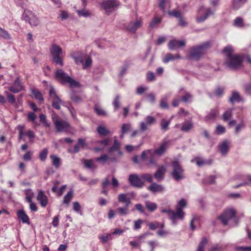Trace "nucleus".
Returning a JSON list of instances; mask_svg holds the SVG:
<instances>
[{
  "label": "nucleus",
  "mask_w": 251,
  "mask_h": 251,
  "mask_svg": "<svg viewBox=\"0 0 251 251\" xmlns=\"http://www.w3.org/2000/svg\"><path fill=\"white\" fill-rule=\"evenodd\" d=\"M128 181L130 185L134 187L142 188L144 185V182L136 174H131L129 176Z\"/></svg>",
  "instance_id": "9b49d317"
},
{
  "label": "nucleus",
  "mask_w": 251,
  "mask_h": 251,
  "mask_svg": "<svg viewBox=\"0 0 251 251\" xmlns=\"http://www.w3.org/2000/svg\"><path fill=\"white\" fill-rule=\"evenodd\" d=\"M73 198V192L70 190L63 198V203L68 205Z\"/></svg>",
  "instance_id": "c9c22d12"
},
{
  "label": "nucleus",
  "mask_w": 251,
  "mask_h": 251,
  "mask_svg": "<svg viewBox=\"0 0 251 251\" xmlns=\"http://www.w3.org/2000/svg\"><path fill=\"white\" fill-rule=\"evenodd\" d=\"M193 127V124L191 121L184 123L181 126V130L185 132H189Z\"/></svg>",
  "instance_id": "2f4dec72"
},
{
  "label": "nucleus",
  "mask_w": 251,
  "mask_h": 251,
  "mask_svg": "<svg viewBox=\"0 0 251 251\" xmlns=\"http://www.w3.org/2000/svg\"><path fill=\"white\" fill-rule=\"evenodd\" d=\"M25 194L26 196V200L28 202H31L32 197L33 196V193L31 189H28L25 190Z\"/></svg>",
  "instance_id": "09e8293b"
},
{
  "label": "nucleus",
  "mask_w": 251,
  "mask_h": 251,
  "mask_svg": "<svg viewBox=\"0 0 251 251\" xmlns=\"http://www.w3.org/2000/svg\"><path fill=\"white\" fill-rule=\"evenodd\" d=\"M100 241L102 243H105L109 240H112V234L111 233H104L101 234L99 237Z\"/></svg>",
  "instance_id": "a19ab883"
},
{
  "label": "nucleus",
  "mask_w": 251,
  "mask_h": 251,
  "mask_svg": "<svg viewBox=\"0 0 251 251\" xmlns=\"http://www.w3.org/2000/svg\"><path fill=\"white\" fill-rule=\"evenodd\" d=\"M49 96L52 101V107L55 109L59 110L62 101L56 94L54 88L51 86L50 88Z\"/></svg>",
  "instance_id": "9d476101"
},
{
  "label": "nucleus",
  "mask_w": 251,
  "mask_h": 251,
  "mask_svg": "<svg viewBox=\"0 0 251 251\" xmlns=\"http://www.w3.org/2000/svg\"><path fill=\"white\" fill-rule=\"evenodd\" d=\"M247 0H232V8L234 10H238L243 6Z\"/></svg>",
  "instance_id": "bb28decb"
},
{
  "label": "nucleus",
  "mask_w": 251,
  "mask_h": 251,
  "mask_svg": "<svg viewBox=\"0 0 251 251\" xmlns=\"http://www.w3.org/2000/svg\"><path fill=\"white\" fill-rule=\"evenodd\" d=\"M0 36L2 37L5 39H7L10 38V35L7 32V31H6V30L1 28L0 27Z\"/></svg>",
  "instance_id": "0e129e2a"
},
{
  "label": "nucleus",
  "mask_w": 251,
  "mask_h": 251,
  "mask_svg": "<svg viewBox=\"0 0 251 251\" xmlns=\"http://www.w3.org/2000/svg\"><path fill=\"white\" fill-rule=\"evenodd\" d=\"M219 114V110L217 107L212 109L207 113L204 117V120L207 123L214 122Z\"/></svg>",
  "instance_id": "ddd939ff"
},
{
  "label": "nucleus",
  "mask_w": 251,
  "mask_h": 251,
  "mask_svg": "<svg viewBox=\"0 0 251 251\" xmlns=\"http://www.w3.org/2000/svg\"><path fill=\"white\" fill-rule=\"evenodd\" d=\"M204 9V13L203 15L196 18V22L198 23H202L205 21L209 17L213 16L216 11V8L211 7L204 8L203 6H201L198 10V12Z\"/></svg>",
  "instance_id": "1a4fd4ad"
},
{
  "label": "nucleus",
  "mask_w": 251,
  "mask_h": 251,
  "mask_svg": "<svg viewBox=\"0 0 251 251\" xmlns=\"http://www.w3.org/2000/svg\"><path fill=\"white\" fill-rule=\"evenodd\" d=\"M171 166L173 169L172 176L176 181L184 178V170L177 160L172 161Z\"/></svg>",
  "instance_id": "20e7f679"
},
{
  "label": "nucleus",
  "mask_w": 251,
  "mask_h": 251,
  "mask_svg": "<svg viewBox=\"0 0 251 251\" xmlns=\"http://www.w3.org/2000/svg\"><path fill=\"white\" fill-rule=\"evenodd\" d=\"M143 25L142 18L136 19L135 21L131 22L126 26V29L128 31L134 33L136 30L140 28Z\"/></svg>",
  "instance_id": "f8f14e48"
},
{
  "label": "nucleus",
  "mask_w": 251,
  "mask_h": 251,
  "mask_svg": "<svg viewBox=\"0 0 251 251\" xmlns=\"http://www.w3.org/2000/svg\"><path fill=\"white\" fill-rule=\"evenodd\" d=\"M77 13L79 17H88L90 16V13L85 9L77 10Z\"/></svg>",
  "instance_id": "bf43d9fd"
},
{
  "label": "nucleus",
  "mask_w": 251,
  "mask_h": 251,
  "mask_svg": "<svg viewBox=\"0 0 251 251\" xmlns=\"http://www.w3.org/2000/svg\"><path fill=\"white\" fill-rule=\"evenodd\" d=\"M71 100L75 103H78L81 102L83 100V98L74 93H73L71 95Z\"/></svg>",
  "instance_id": "603ef678"
},
{
  "label": "nucleus",
  "mask_w": 251,
  "mask_h": 251,
  "mask_svg": "<svg viewBox=\"0 0 251 251\" xmlns=\"http://www.w3.org/2000/svg\"><path fill=\"white\" fill-rule=\"evenodd\" d=\"M22 8L24 9V12L22 15V19L27 22L35 13L28 9L25 8L23 6Z\"/></svg>",
  "instance_id": "a878e982"
},
{
  "label": "nucleus",
  "mask_w": 251,
  "mask_h": 251,
  "mask_svg": "<svg viewBox=\"0 0 251 251\" xmlns=\"http://www.w3.org/2000/svg\"><path fill=\"white\" fill-rule=\"evenodd\" d=\"M97 131L99 134L101 136H106L110 134V130L103 126H98L97 128Z\"/></svg>",
  "instance_id": "c85d7f7f"
},
{
  "label": "nucleus",
  "mask_w": 251,
  "mask_h": 251,
  "mask_svg": "<svg viewBox=\"0 0 251 251\" xmlns=\"http://www.w3.org/2000/svg\"><path fill=\"white\" fill-rule=\"evenodd\" d=\"M232 109L231 108L228 109L226 110L223 115V118L224 121H227L232 116Z\"/></svg>",
  "instance_id": "4d7b16f0"
},
{
  "label": "nucleus",
  "mask_w": 251,
  "mask_h": 251,
  "mask_svg": "<svg viewBox=\"0 0 251 251\" xmlns=\"http://www.w3.org/2000/svg\"><path fill=\"white\" fill-rule=\"evenodd\" d=\"M166 171V169L165 166H160L154 174L155 178L158 181H160L163 180L164 177V175Z\"/></svg>",
  "instance_id": "aec40b11"
},
{
  "label": "nucleus",
  "mask_w": 251,
  "mask_h": 251,
  "mask_svg": "<svg viewBox=\"0 0 251 251\" xmlns=\"http://www.w3.org/2000/svg\"><path fill=\"white\" fill-rule=\"evenodd\" d=\"M96 160L104 164L108 160L112 162H116L117 159L115 157H109L107 154H104L100 157H97Z\"/></svg>",
  "instance_id": "5701e85b"
},
{
  "label": "nucleus",
  "mask_w": 251,
  "mask_h": 251,
  "mask_svg": "<svg viewBox=\"0 0 251 251\" xmlns=\"http://www.w3.org/2000/svg\"><path fill=\"white\" fill-rule=\"evenodd\" d=\"M148 189L152 193L162 192L165 191L163 186L156 183H152L149 187Z\"/></svg>",
  "instance_id": "4be33fe9"
},
{
  "label": "nucleus",
  "mask_w": 251,
  "mask_h": 251,
  "mask_svg": "<svg viewBox=\"0 0 251 251\" xmlns=\"http://www.w3.org/2000/svg\"><path fill=\"white\" fill-rule=\"evenodd\" d=\"M185 213L183 211H180L179 209L178 210H176V212H175L173 210L172 212V215L170 218V220L172 222V224L173 225H176L177 224V219H179L182 220L184 217Z\"/></svg>",
  "instance_id": "f3484780"
},
{
  "label": "nucleus",
  "mask_w": 251,
  "mask_h": 251,
  "mask_svg": "<svg viewBox=\"0 0 251 251\" xmlns=\"http://www.w3.org/2000/svg\"><path fill=\"white\" fill-rule=\"evenodd\" d=\"M52 119L57 132H67L70 129L71 126L69 123L59 119L55 114L52 115Z\"/></svg>",
  "instance_id": "423d86ee"
},
{
  "label": "nucleus",
  "mask_w": 251,
  "mask_h": 251,
  "mask_svg": "<svg viewBox=\"0 0 251 251\" xmlns=\"http://www.w3.org/2000/svg\"><path fill=\"white\" fill-rule=\"evenodd\" d=\"M219 149L222 155H226L229 151V143L227 140L223 141L219 145Z\"/></svg>",
  "instance_id": "b1692460"
},
{
  "label": "nucleus",
  "mask_w": 251,
  "mask_h": 251,
  "mask_svg": "<svg viewBox=\"0 0 251 251\" xmlns=\"http://www.w3.org/2000/svg\"><path fill=\"white\" fill-rule=\"evenodd\" d=\"M55 79L62 84H68L71 88H79L81 85L80 83L71 77L66 73L62 69L56 70L54 73Z\"/></svg>",
  "instance_id": "f257e3e1"
},
{
  "label": "nucleus",
  "mask_w": 251,
  "mask_h": 251,
  "mask_svg": "<svg viewBox=\"0 0 251 251\" xmlns=\"http://www.w3.org/2000/svg\"><path fill=\"white\" fill-rule=\"evenodd\" d=\"M131 127V125L130 124H124L122 126V133L120 135V138H122L124 137V135L125 133L127 132L128 130H130Z\"/></svg>",
  "instance_id": "864d4df0"
},
{
  "label": "nucleus",
  "mask_w": 251,
  "mask_h": 251,
  "mask_svg": "<svg viewBox=\"0 0 251 251\" xmlns=\"http://www.w3.org/2000/svg\"><path fill=\"white\" fill-rule=\"evenodd\" d=\"M229 100L231 103H233L235 102H240L242 100V99L241 98L238 92L234 91L232 93Z\"/></svg>",
  "instance_id": "c756f323"
},
{
  "label": "nucleus",
  "mask_w": 251,
  "mask_h": 251,
  "mask_svg": "<svg viewBox=\"0 0 251 251\" xmlns=\"http://www.w3.org/2000/svg\"><path fill=\"white\" fill-rule=\"evenodd\" d=\"M94 109L97 115L101 116H107L106 112L98 104L95 105Z\"/></svg>",
  "instance_id": "e433bc0d"
},
{
  "label": "nucleus",
  "mask_w": 251,
  "mask_h": 251,
  "mask_svg": "<svg viewBox=\"0 0 251 251\" xmlns=\"http://www.w3.org/2000/svg\"><path fill=\"white\" fill-rule=\"evenodd\" d=\"M242 61V57L240 55L236 54L227 59L226 64L230 69L236 70L241 66Z\"/></svg>",
  "instance_id": "6e6552de"
},
{
  "label": "nucleus",
  "mask_w": 251,
  "mask_h": 251,
  "mask_svg": "<svg viewBox=\"0 0 251 251\" xmlns=\"http://www.w3.org/2000/svg\"><path fill=\"white\" fill-rule=\"evenodd\" d=\"M50 52L52 61L55 63V64L60 66H63L62 60L63 51L61 48L57 45L53 44L50 49Z\"/></svg>",
  "instance_id": "f03ea898"
},
{
  "label": "nucleus",
  "mask_w": 251,
  "mask_h": 251,
  "mask_svg": "<svg viewBox=\"0 0 251 251\" xmlns=\"http://www.w3.org/2000/svg\"><path fill=\"white\" fill-rule=\"evenodd\" d=\"M119 99L120 96L117 95L113 101V105L115 110L118 109L120 107Z\"/></svg>",
  "instance_id": "338daca9"
},
{
  "label": "nucleus",
  "mask_w": 251,
  "mask_h": 251,
  "mask_svg": "<svg viewBox=\"0 0 251 251\" xmlns=\"http://www.w3.org/2000/svg\"><path fill=\"white\" fill-rule=\"evenodd\" d=\"M209 43H205L201 45L193 47L190 51L191 58L198 60L204 54L206 50L209 47Z\"/></svg>",
  "instance_id": "0eeeda50"
},
{
  "label": "nucleus",
  "mask_w": 251,
  "mask_h": 251,
  "mask_svg": "<svg viewBox=\"0 0 251 251\" xmlns=\"http://www.w3.org/2000/svg\"><path fill=\"white\" fill-rule=\"evenodd\" d=\"M207 243L206 237H202L198 247L197 251H204V247Z\"/></svg>",
  "instance_id": "3c124183"
},
{
  "label": "nucleus",
  "mask_w": 251,
  "mask_h": 251,
  "mask_svg": "<svg viewBox=\"0 0 251 251\" xmlns=\"http://www.w3.org/2000/svg\"><path fill=\"white\" fill-rule=\"evenodd\" d=\"M186 201L184 199H181L176 205V210L179 209L180 211H183V209L186 207Z\"/></svg>",
  "instance_id": "49530a36"
},
{
  "label": "nucleus",
  "mask_w": 251,
  "mask_h": 251,
  "mask_svg": "<svg viewBox=\"0 0 251 251\" xmlns=\"http://www.w3.org/2000/svg\"><path fill=\"white\" fill-rule=\"evenodd\" d=\"M121 143L115 137L113 145L109 147L108 149V151L109 153H112L114 151H118L119 156H122L123 154L122 151L120 150Z\"/></svg>",
  "instance_id": "a211bd4d"
},
{
  "label": "nucleus",
  "mask_w": 251,
  "mask_h": 251,
  "mask_svg": "<svg viewBox=\"0 0 251 251\" xmlns=\"http://www.w3.org/2000/svg\"><path fill=\"white\" fill-rule=\"evenodd\" d=\"M37 199L42 207H45L47 205L48 202V199L47 196L45 194L44 191H39Z\"/></svg>",
  "instance_id": "412c9836"
},
{
  "label": "nucleus",
  "mask_w": 251,
  "mask_h": 251,
  "mask_svg": "<svg viewBox=\"0 0 251 251\" xmlns=\"http://www.w3.org/2000/svg\"><path fill=\"white\" fill-rule=\"evenodd\" d=\"M234 25L238 27H242L244 26L243 20L241 17H237L234 21Z\"/></svg>",
  "instance_id": "5fc2aeb1"
},
{
  "label": "nucleus",
  "mask_w": 251,
  "mask_h": 251,
  "mask_svg": "<svg viewBox=\"0 0 251 251\" xmlns=\"http://www.w3.org/2000/svg\"><path fill=\"white\" fill-rule=\"evenodd\" d=\"M118 201L122 203H126V205H129L131 203L130 199L126 194H120L118 196Z\"/></svg>",
  "instance_id": "72a5a7b5"
},
{
  "label": "nucleus",
  "mask_w": 251,
  "mask_h": 251,
  "mask_svg": "<svg viewBox=\"0 0 251 251\" xmlns=\"http://www.w3.org/2000/svg\"><path fill=\"white\" fill-rule=\"evenodd\" d=\"M168 145V142L164 140L161 143L159 147L156 149H155L154 151V153L155 154L158 156H161L163 154H164L167 149Z\"/></svg>",
  "instance_id": "6ab92c4d"
},
{
  "label": "nucleus",
  "mask_w": 251,
  "mask_h": 251,
  "mask_svg": "<svg viewBox=\"0 0 251 251\" xmlns=\"http://www.w3.org/2000/svg\"><path fill=\"white\" fill-rule=\"evenodd\" d=\"M92 63V60L91 58L89 57H88L85 61L83 62L82 65H83V68L84 69H86L90 67Z\"/></svg>",
  "instance_id": "052dcab7"
},
{
  "label": "nucleus",
  "mask_w": 251,
  "mask_h": 251,
  "mask_svg": "<svg viewBox=\"0 0 251 251\" xmlns=\"http://www.w3.org/2000/svg\"><path fill=\"white\" fill-rule=\"evenodd\" d=\"M168 14L171 16H173L177 18H179L181 17V13L175 10L169 11Z\"/></svg>",
  "instance_id": "69168bd1"
},
{
  "label": "nucleus",
  "mask_w": 251,
  "mask_h": 251,
  "mask_svg": "<svg viewBox=\"0 0 251 251\" xmlns=\"http://www.w3.org/2000/svg\"><path fill=\"white\" fill-rule=\"evenodd\" d=\"M161 21L162 18L161 17L156 16L154 17L149 24V28L151 30L156 27Z\"/></svg>",
  "instance_id": "cd10ccee"
},
{
  "label": "nucleus",
  "mask_w": 251,
  "mask_h": 251,
  "mask_svg": "<svg viewBox=\"0 0 251 251\" xmlns=\"http://www.w3.org/2000/svg\"><path fill=\"white\" fill-rule=\"evenodd\" d=\"M145 204L148 210L151 212L155 211L157 208V205L156 203L151 202L149 201H146L145 202Z\"/></svg>",
  "instance_id": "473e14b6"
},
{
  "label": "nucleus",
  "mask_w": 251,
  "mask_h": 251,
  "mask_svg": "<svg viewBox=\"0 0 251 251\" xmlns=\"http://www.w3.org/2000/svg\"><path fill=\"white\" fill-rule=\"evenodd\" d=\"M170 124V121H167L165 119H163L161 121V128L164 131H166L168 129V126Z\"/></svg>",
  "instance_id": "8fccbe9b"
},
{
  "label": "nucleus",
  "mask_w": 251,
  "mask_h": 251,
  "mask_svg": "<svg viewBox=\"0 0 251 251\" xmlns=\"http://www.w3.org/2000/svg\"><path fill=\"white\" fill-rule=\"evenodd\" d=\"M194 161L196 162L197 165L199 167L202 166L205 164H210V163H209L207 160H205L204 159L199 157H196L191 160L192 162H194Z\"/></svg>",
  "instance_id": "f704fd0d"
},
{
  "label": "nucleus",
  "mask_w": 251,
  "mask_h": 251,
  "mask_svg": "<svg viewBox=\"0 0 251 251\" xmlns=\"http://www.w3.org/2000/svg\"><path fill=\"white\" fill-rule=\"evenodd\" d=\"M48 153V150L47 148L44 149L43 150H42L39 155V157L41 161H45L47 157Z\"/></svg>",
  "instance_id": "6e6d98bb"
},
{
  "label": "nucleus",
  "mask_w": 251,
  "mask_h": 251,
  "mask_svg": "<svg viewBox=\"0 0 251 251\" xmlns=\"http://www.w3.org/2000/svg\"><path fill=\"white\" fill-rule=\"evenodd\" d=\"M27 23L31 26H37L39 23L40 21L38 18L36 16V14H34L31 19L29 20Z\"/></svg>",
  "instance_id": "58836bf2"
},
{
  "label": "nucleus",
  "mask_w": 251,
  "mask_h": 251,
  "mask_svg": "<svg viewBox=\"0 0 251 251\" xmlns=\"http://www.w3.org/2000/svg\"><path fill=\"white\" fill-rule=\"evenodd\" d=\"M219 218L224 226L227 225L228 222L232 220H234L235 224H236L237 222L236 218V211L232 208L225 209Z\"/></svg>",
  "instance_id": "7ed1b4c3"
},
{
  "label": "nucleus",
  "mask_w": 251,
  "mask_h": 251,
  "mask_svg": "<svg viewBox=\"0 0 251 251\" xmlns=\"http://www.w3.org/2000/svg\"><path fill=\"white\" fill-rule=\"evenodd\" d=\"M223 52L226 55L227 59H229V57L233 56L232 53L233 52V49L230 46L226 47L223 50Z\"/></svg>",
  "instance_id": "79ce46f5"
},
{
  "label": "nucleus",
  "mask_w": 251,
  "mask_h": 251,
  "mask_svg": "<svg viewBox=\"0 0 251 251\" xmlns=\"http://www.w3.org/2000/svg\"><path fill=\"white\" fill-rule=\"evenodd\" d=\"M186 43L184 40H177L173 39L171 40L168 44V48L170 50H176L180 47L185 46Z\"/></svg>",
  "instance_id": "dca6fc26"
},
{
  "label": "nucleus",
  "mask_w": 251,
  "mask_h": 251,
  "mask_svg": "<svg viewBox=\"0 0 251 251\" xmlns=\"http://www.w3.org/2000/svg\"><path fill=\"white\" fill-rule=\"evenodd\" d=\"M24 87L21 83V81L17 77L14 81L12 85L8 87L9 90L13 93H18L23 90Z\"/></svg>",
  "instance_id": "2eb2a0df"
},
{
  "label": "nucleus",
  "mask_w": 251,
  "mask_h": 251,
  "mask_svg": "<svg viewBox=\"0 0 251 251\" xmlns=\"http://www.w3.org/2000/svg\"><path fill=\"white\" fill-rule=\"evenodd\" d=\"M224 249L223 245L218 244L213 245L209 250V251H222Z\"/></svg>",
  "instance_id": "13d9d810"
},
{
  "label": "nucleus",
  "mask_w": 251,
  "mask_h": 251,
  "mask_svg": "<svg viewBox=\"0 0 251 251\" xmlns=\"http://www.w3.org/2000/svg\"><path fill=\"white\" fill-rule=\"evenodd\" d=\"M145 121L140 123V130L141 131H145L148 129V126L153 125L156 122L155 117L151 116H147L145 118Z\"/></svg>",
  "instance_id": "4468645a"
},
{
  "label": "nucleus",
  "mask_w": 251,
  "mask_h": 251,
  "mask_svg": "<svg viewBox=\"0 0 251 251\" xmlns=\"http://www.w3.org/2000/svg\"><path fill=\"white\" fill-rule=\"evenodd\" d=\"M83 164L85 168L87 169H94L96 167L95 166L94 160L93 159L84 160Z\"/></svg>",
  "instance_id": "a18cd8bd"
},
{
  "label": "nucleus",
  "mask_w": 251,
  "mask_h": 251,
  "mask_svg": "<svg viewBox=\"0 0 251 251\" xmlns=\"http://www.w3.org/2000/svg\"><path fill=\"white\" fill-rule=\"evenodd\" d=\"M37 118L36 115L34 113V112H29L27 115V121L29 122H32L33 123H35V120Z\"/></svg>",
  "instance_id": "680f3d73"
},
{
  "label": "nucleus",
  "mask_w": 251,
  "mask_h": 251,
  "mask_svg": "<svg viewBox=\"0 0 251 251\" xmlns=\"http://www.w3.org/2000/svg\"><path fill=\"white\" fill-rule=\"evenodd\" d=\"M120 5L118 0H103L100 3L101 8L107 15L116 10Z\"/></svg>",
  "instance_id": "39448f33"
},
{
  "label": "nucleus",
  "mask_w": 251,
  "mask_h": 251,
  "mask_svg": "<svg viewBox=\"0 0 251 251\" xmlns=\"http://www.w3.org/2000/svg\"><path fill=\"white\" fill-rule=\"evenodd\" d=\"M39 120L44 126L49 127L50 126V124L47 122V117L45 114H40L39 115Z\"/></svg>",
  "instance_id": "de8ad7c7"
},
{
  "label": "nucleus",
  "mask_w": 251,
  "mask_h": 251,
  "mask_svg": "<svg viewBox=\"0 0 251 251\" xmlns=\"http://www.w3.org/2000/svg\"><path fill=\"white\" fill-rule=\"evenodd\" d=\"M17 216L23 223L29 224V219L24 210H20L17 211Z\"/></svg>",
  "instance_id": "393cba45"
},
{
  "label": "nucleus",
  "mask_w": 251,
  "mask_h": 251,
  "mask_svg": "<svg viewBox=\"0 0 251 251\" xmlns=\"http://www.w3.org/2000/svg\"><path fill=\"white\" fill-rule=\"evenodd\" d=\"M129 205H125L124 207L118 208L117 211L121 216H125L128 214Z\"/></svg>",
  "instance_id": "c03bdc74"
},
{
  "label": "nucleus",
  "mask_w": 251,
  "mask_h": 251,
  "mask_svg": "<svg viewBox=\"0 0 251 251\" xmlns=\"http://www.w3.org/2000/svg\"><path fill=\"white\" fill-rule=\"evenodd\" d=\"M141 177L147 181L152 183V176L151 174H144L141 176Z\"/></svg>",
  "instance_id": "e2e57ef3"
},
{
  "label": "nucleus",
  "mask_w": 251,
  "mask_h": 251,
  "mask_svg": "<svg viewBox=\"0 0 251 251\" xmlns=\"http://www.w3.org/2000/svg\"><path fill=\"white\" fill-rule=\"evenodd\" d=\"M235 251H251V247L237 246L235 248Z\"/></svg>",
  "instance_id": "774afa93"
},
{
  "label": "nucleus",
  "mask_w": 251,
  "mask_h": 251,
  "mask_svg": "<svg viewBox=\"0 0 251 251\" xmlns=\"http://www.w3.org/2000/svg\"><path fill=\"white\" fill-rule=\"evenodd\" d=\"M50 158L51 159L52 165L56 168H58L60 166V159L55 155H51Z\"/></svg>",
  "instance_id": "ea45409f"
},
{
  "label": "nucleus",
  "mask_w": 251,
  "mask_h": 251,
  "mask_svg": "<svg viewBox=\"0 0 251 251\" xmlns=\"http://www.w3.org/2000/svg\"><path fill=\"white\" fill-rule=\"evenodd\" d=\"M32 93L36 100H39L41 102H43L44 99L41 93L37 90H32Z\"/></svg>",
  "instance_id": "37998d69"
},
{
  "label": "nucleus",
  "mask_w": 251,
  "mask_h": 251,
  "mask_svg": "<svg viewBox=\"0 0 251 251\" xmlns=\"http://www.w3.org/2000/svg\"><path fill=\"white\" fill-rule=\"evenodd\" d=\"M170 95L171 94H169L161 98L160 102V107L161 108L167 109L169 107V104L167 101Z\"/></svg>",
  "instance_id": "7c9ffc66"
},
{
  "label": "nucleus",
  "mask_w": 251,
  "mask_h": 251,
  "mask_svg": "<svg viewBox=\"0 0 251 251\" xmlns=\"http://www.w3.org/2000/svg\"><path fill=\"white\" fill-rule=\"evenodd\" d=\"M109 179L108 177H107L104 179H103L102 182V190L101 191L102 194H103L106 196L108 195V190L106 189V188L109 185Z\"/></svg>",
  "instance_id": "4c0bfd02"
}]
</instances>
